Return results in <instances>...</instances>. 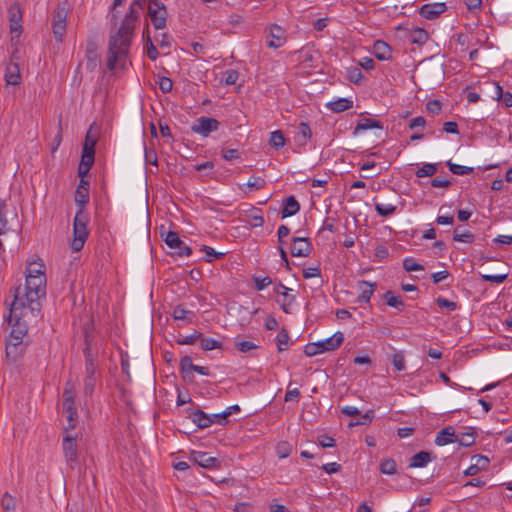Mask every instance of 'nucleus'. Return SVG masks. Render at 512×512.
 <instances>
[{"label": "nucleus", "instance_id": "nucleus-1", "mask_svg": "<svg viewBox=\"0 0 512 512\" xmlns=\"http://www.w3.org/2000/svg\"><path fill=\"white\" fill-rule=\"evenodd\" d=\"M136 22L125 17L118 31L110 36L106 63L109 70H114L116 65L124 66Z\"/></svg>", "mask_w": 512, "mask_h": 512}, {"label": "nucleus", "instance_id": "nucleus-2", "mask_svg": "<svg viewBox=\"0 0 512 512\" xmlns=\"http://www.w3.org/2000/svg\"><path fill=\"white\" fill-rule=\"evenodd\" d=\"M21 290V298L24 306L29 308L30 314L37 317L41 311L40 299L46 295V275L26 274L24 288L20 286L15 289Z\"/></svg>", "mask_w": 512, "mask_h": 512}, {"label": "nucleus", "instance_id": "nucleus-3", "mask_svg": "<svg viewBox=\"0 0 512 512\" xmlns=\"http://www.w3.org/2000/svg\"><path fill=\"white\" fill-rule=\"evenodd\" d=\"M21 298V290L17 289L14 293V300L10 305V312L7 318L9 325L12 327L9 338L15 340H26L28 325L24 320L30 314L29 308L24 306Z\"/></svg>", "mask_w": 512, "mask_h": 512}, {"label": "nucleus", "instance_id": "nucleus-4", "mask_svg": "<svg viewBox=\"0 0 512 512\" xmlns=\"http://www.w3.org/2000/svg\"><path fill=\"white\" fill-rule=\"evenodd\" d=\"M87 223L88 215L84 212V210L79 209L75 215L73 222L74 238L71 242V249L74 252L80 251L84 246V243L89 234L87 230Z\"/></svg>", "mask_w": 512, "mask_h": 512}, {"label": "nucleus", "instance_id": "nucleus-5", "mask_svg": "<svg viewBox=\"0 0 512 512\" xmlns=\"http://www.w3.org/2000/svg\"><path fill=\"white\" fill-rule=\"evenodd\" d=\"M68 10L65 5L59 4L52 13V31L57 42H62L66 33V19Z\"/></svg>", "mask_w": 512, "mask_h": 512}, {"label": "nucleus", "instance_id": "nucleus-6", "mask_svg": "<svg viewBox=\"0 0 512 512\" xmlns=\"http://www.w3.org/2000/svg\"><path fill=\"white\" fill-rule=\"evenodd\" d=\"M148 15L155 29L160 30L166 27L168 13L164 3L159 0H150Z\"/></svg>", "mask_w": 512, "mask_h": 512}, {"label": "nucleus", "instance_id": "nucleus-7", "mask_svg": "<svg viewBox=\"0 0 512 512\" xmlns=\"http://www.w3.org/2000/svg\"><path fill=\"white\" fill-rule=\"evenodd\" d=\"M28 345V340H15L8 337L5 342L6 358L10 362H17L24 355Z\"/></svg>", "mask_w": 512, "mask_h": 512}, {"label": "nucleus", "instance_id": "nucleus-8", "mask_svg": "<svg viewBox=\"0 0 512 512\" xmlns=\"http://www.w3.org/2000/svg\"><path fill=\"white\" fill-rule=\"evenodd\" d=\"M98 43L95 37H89L86 43V69L93 72L100 63V55L98 54Z\"/></svg>", "mask_w": 512, "mask_h": 512}, {"label": "nucleus", "instance_id": "nucleus-9", "mask_svg": "<svg viewBox=\"0 0 512 512\" xmlns=\"http://www.w3.org/2000/svg\"><path fill=\"white\" fill-rule=\"evenodd\" d=\"M164 241L169 248L176 250L175 253L178 256H189L192 253V249L189 246H187L180 239L178 233L174 231L167 232Z\"/></svg>", "mask_w": 512, "mask_h": 512}, {"label": "nucleus", "instance_id": "nucleus-10", "mask_svg": "<svg viewBox=\"0 0 512 512\" xmlns=\"http://www.w3.org/2000/svg\"><path fill=\"white\" fill-rule=\"evenodd\" d=\"M63 451L67 464L74 469L78 462V447L75 437L66 435L63 438Z\"/></svg>", "mask_w": 512, "mask_h": 512}, {"label": "nucleus", "instance_id": "nucleus-11", "mask_svg": "<svg viewBox=\"0 0 512 512\" xmlns=\"http://www.w3.org/2000/svg\"><path fill=\"white\" fill-rule=\"evenodd\" d=\"M219 125V121L215 118L202 116L197 119L191 129L194 133L207 137L211 132L216 131Z\"/></svg>", "mask_w": 512, "mask_h": 512}, {"label": "nucleus", "instance_id": "nucleus-12", "mask_svg": "<svg viewBox=\"0 0 512 512\" xmlns=\"http://www.w3.org/2000/svg\"><path fill=\"white\" fill-rule=\"evenodd\" d=\"M447 5L444 2H433L422 5L419 8V15L427 20H435L440 17L446 10Z\"/></svg>", "mask_w": 512, "mask_h": 512}, {"label": "nucleus", "instance_id": "nucleus-13", "mask_svg": "<svg viewBox=\"0 0 512 512\" xmlns=\"http://www.w3.org/2000/svg\"><path fill=\"white\" fill-rule=\"evenodd\" d=\"M9 28L11 34L19 36L22 32V13L19 5L13 4L8 9Z\"/></svg>", "mask_w": 512, "mask_h": 512}, {"label": "nucleus", "instance_id": "nucleus-14", "mask_svg": "<svg viewBox=\"0 0 512 512\" xmlns=\"http://www.w3.org/2000/svg\"><path fill=\"white\" fill-rule=\"evenodd\" d=\"M191 455L194 462L203 468L215 469L220 467V460L210 456L206 452L193 451Z\"/></svg>", "mask_w": 512, "mask_h": 512}, {"label": "nucleus", "instance_id": "nucleus-15", "mask_svg": "<svg viewBox=\"0 0 512 512\" xmlns=\"http://www.w3.org/2000/svg\"><path fill=\"white\" fill-rule=\"evenodd\" d=\"M312 250V245L308 238L305 237H294L293 246L291 248V254L295 257H307Z\"/></svg>", "mask_w": 512, "mask_h": 512}, {"label": "nucleus", "instance_id": "nucleus-16", "mask_svg": "<svg viewBox=\"0 0 512 512\" xmlns=\"http://www.w3.org/2000/svg\"><path fill=\"white\" fill-rule=\"evenodd\" d=\"M268 37L271 38L267 42V45L270 48H279L286 42L285 31L278 25H273L270 27Z\"/></svg>", "mask_w": 512, "mask_h": 512}, {"label": "nucleus", "instance_id": "nucleus-17", "mask_svg": "<svg viewBox=\"0 0 512 512\" xmlns=\"http://www.w3.org/2000/svg\"><path fill=\"white\" fill-rule=\"evenodd\" d=\"M344 340L343 333L336 332L331 337L317 342L320 352L333 351L337 349Z\"/></svg>", "mask_w": 512, "mask_h": 512}, {"label": "nucleus", "instance_id": "nucleus-18", "mask_svg": "<svg viewBox=\"0 0 512 512\" xmlns=\"http://www.w3.org/2000/svg\"><path fill=\"white\" fill-rule=\"evenodd\" d=\"M188 413V417L192 420L194 424L197 425L198 428H207L211 425L210 415L205 413L201 409L196 410H186Z\"/></svg>", "mask_w": 512, "mask_h": 512}, {"label": "nucleus", "instance_id": "nucleus-19", "mask_svg": "<svg viewBox=\"0 0 512 512\" xmlns=\"http://www.w3.org/2000/svg\"><path fill=\"white\" fill-rule=\"evenodd\" d=\"M373 54L378 60L385 61L391 58L392 50L386 42L377 40L373 45Z\"/></svg>", "mask_w": 512, "mask_h": 512}, {"label": "nucleus", "instance_id": "nucleus-20", "mask_svg": "<svg viewBox=\"0 0 512 512\" xmlns=\"http://www.w3.org/2000/svg\"><path fill=\"white\" fill-rule=\"evenodd\" d=\"M453 442H455V430L452 426L441 429L435 437V444L438 446H444Z\"/></svg>", "mask_w": 512, "mask_h": 512}, {"label": "nucleus", "instance_id": "nucleus-21", "mask_svg": "<svg viewBox=\"0 0 512 512\" xmlns=\"http://www.w3.org/2000/svg\"><path fill=\"white\" fill-rule=\"evenodd\" d=\"M300 210V204L294 196H289L284 201V206L281 210V218H287L295 215Z\"/></svg>", "mask_w": 512, "mask_h": 512}, {"label": "nucleus", "instance_id": "nucleus-22", "mask_svg": "<svg viewBox=\"0 0 512 512\" xmlns=\"http://www.w3.org/2000/svg\"><path fill=\"white\" fill-rule=\"evenodd\" d=\"M5 79L8 85H19L21 83V75L18 64L10 63L7 65Z\"/></svg>", "mask_w": 512, "mask_h": 512}, {"label": "nucleus", "instance_id": "nucleus-23", "mask_svg": "<svg viewBox=\"0 0 512 512\" xmlns=\"http://www.w3.org/2000/svg\"><path fill=\"white\" fill-rule=\"evenodd\" d=\"M358 288L361 291V293L358 296L357 301L359 303H362V302L367 303V302H369V300L376 288V283H370L367 281H359Z\"/></svg>", "mask_w": 512, "mask_h": 512}, {"label": "nucleus", "instance_id": "nucleus-24", "mask_svg": "<svg viewBox=\"0 0 512 512\" xmlns=\"http://www.w3.org/2000/svg\"><path fill=\"white\" fill-rule=\"evenodd\" d=\"M432 458V453L420 451L411 457L409 467L423 468L432 460Z\"/></svg>", "mask_w": 512, "mask_h": 512}, {"label": "nucleus", "instance_id": "nucleus-25", "mask_svg": "<svg viewBox=\"0 0 512 512\" xmlns=\"http://www.w3.org/2000/svg\"><path fill=\"white\" fill-rule=\"evenodd\" d=\"M490 86L494 90V100H501L506 107H512V94L510 92L507 91L504 93L502 86L495 82L490 83Z\"/></svg>", "mask_w": 512, "mask_h": 512}, {"label": "nucleus", "instance_id": "nucleus-26", "mask_svg": "<svg viewBox=\"0 0 512 512\" xmlns=\"http://www.w3.org/2000/svg\"><path fill=\"white\" fill-rule=\"evenodd\" d=\"M279 288H282L284 291L283 292H280L279 289H275V292L277 294H280L283 296V301L280 302V305H281V308L282 310L287 313V314H290L291 311H290V306L294 303L295 301V296L294 295H291L289 294L288 292L291 290L289 288H287L286 286H284L282 283L279 284Z\"/></svg>", "mask_w": 512, "mask_h": 512}, {"label": "nucleus", "instance_id": "nucleus-27", "mask_svg": "<svg viewBox=\"0 0 512 512\" xmlns=\"http://www.w3.org/2000/svg\"><path fill=\"white\" fill-rule=\"evenodd\" d=\"M95 154L82 152L81 162L78 166V175L85 177L94 164Z\"/></svg>", "mask_w": 512, "mask_h": 512}, {"label": "nucleus", "instance_id": "nucleus-28", "mask_svg": "<svg viewBox=\"0 0 512 512\" xmlns=\"http://www.w3.org/2000/svg\"><path fill=\"white\" fill-rule=\"evenodd\" d=\"M95 154L82 152L81 162L78 166V175L85 177L94 164Z\"/></svg>", "mask_w": 512, "mask_h": 512}, {"label": "nucleus", "instance_id": "nucleus-29", "mask_svg": "<svg viewBox=\"0 0 512 512\" xmlns=\"http://www.w3.org/2000/svg\"><path fill=\"white\" fill-rule=\"evenodd\" d=\"M374 128L383 129L382 122L379 120L372 119V118H364L356 125L353 134L356 135L360 131H365V130L374 129Z\"/></svg>", "mask_w": 512, "mask_h": 512}, {"label": "nucleus", "instance_id": "nucleus-30", "mask_svg": "<svg viewBox=\"0 0 512 512\" xmlns=\"http://www.w3.org/2000/svg\"><path fill=\"white\" fill-rule=\"evenodd\" d=\"M311 129L306 122H301L298 126V132L295 136V142L302 146L307 143V141L311 138Z\"/></svg>", "mask_w": 512, "mask_h": 512}, {"label": "nucleus", "instance_id": "nucleus-31", "mask_svg": "<svg viewBox=\"0 0 512 512\" xmlns=\"http://www.w3.org/2000/svg\"><path fill=\"white\" fill-rule=\"evenodd\" d=\"M352 106H353V101L349 100L347 98H340L336 101H332L327 104V107L335 113H340L345 110H348V109L352 108Z\"/></svg>", "mask_w": 512, "mask_h": 512}, {"label": "nucleus", "instance_id": "nucleus-32", "mask_svg": "<svg viewBox=\"0 0 512 512\" xmlns=\"http://www.w3.org/2000/svg\"><path fill=\"white\" fill-rule=\"evenodd\" d=\"M63 409L66 413L76 414V407L74 403V396L70 388H65L63 392Z\"/></svg>", "mask_w": 512, "mask_h": 512}, {"label": "nucleus", "instance_id": "nucleus-33", "mask_svg": "<svg viewBox=\"0 0 512 512\" xmlns=\"http://www.w3.org/2000/svg\"><path fill=\"white\" fill-rule=\"evenodd\" d=\"M383 298L385 299V302L388 306L398 309L399 311H402L404 308V302L400 298V296H396L393 294L392 291H387Z\"/></svg>", "mask_w": 512, "mask_h": 512}, {"label": "nucleus", "instance_id": "nucleus-34", "mask_svg": "<svg viewBox=\"0 0 512 512\" xmlns=\"http://www.w3.org/2000/svg\"><path fill=\"white\" fill-rule=\"evenodd\" d=\"M429 39V34L423 28H415L411 32V42L418 45L425 44Z\"/></svg>", "mask_w": 512, "mask_h": 512}, {"label": "nucleus", "instance_id": "nucleus-35", "mask_svg": "<svg viewBox=\"0 0 512 512\" xmlns=\"http://www.w3.org/2000/svg\"><path fill=\"white\" fill-rule=\"evenodd\" d=\"M92 128L93 127L90 126V129L88 130L86 137H85V142H84L83 149H82V152H84V153L95 154V146L97 143V136L92 135Z\"/></svg>", "mask_w": 512, "mask_h": 512}, {"label": "nucleus", "instance_id": "nucleus-36", "mask_svg": "<svg viewBox=\"0 0 512 512\" xmlns=\"http://www.w3.org/2000/svg\"><path fill=\"white\" fill-rule=\"evenodd\" d=\"M396 462L392 458H385L381 460L379 470L382 474L393 475L396 473Z\"/></svg>", "mask_w": 512, "mask_h": 512}, {"label": "nucleus", "instance_id": "nucleus-37", "mask_svg": "<svg viewBox=\"0 0 512 512\" xmlns=\"http://www.w3.org/2000/svg\"><path fill=\"white\" fill-rule=\"evenodd\" d=\"M455 442H458L460 446L470 447L475 442V431L462 433L460 436L455 435Z\"/></svg>", "mask_w": 512, "mask_h": 512}, {"label": "nucleus", "instance_id": "nucleus-38", "mask_svg": "<svg viewBox=\"0 0 512 512\" xmlns=\"http://www.w3.org/2000/svg\"><path fill=\"white\" fill-rule=\"evenodd\" d=\"M269 144L275 149H280L285 145V137L280 130L273 131L270 134Z\"/></svg>", "mask_w": 512, "mask_h": 512}, {"label": "nucleus", "instance_id": "nucleus-39", "mask_svg": "<svg viewBox=\"0 0 512 512\" xmlns=\"http://www.w3.org/2000/svg\"><path fill=\"white\" fill-rule=\"evenodd\" d=\"M375 210L382 217H388L395 213L396 206L390 203H376Z\"/></svg>", "mask_w": 512, "mask_h": 512}, {"label": "nucleus", "instance_id": "nucleus-40", "mask_svg": "<svg viewBox=\"0 0 512 512\" xmlns=\"http://www.w3.org/2000/svg\"><path fill=\"white\" fill-rule=\"evenodd\" d=\"M195 364L192 362V358L190 356H184L180 360V371L183 373V378L187 379L188 374L194 370Z\"/></svg>", "mask_w": 512, "mask_h": 512}, {"label": "nucleus", "instance_id": "nucleus-41", "mask_svg": "<svg viewBox=\"0 0 512 512\" xmlns=\"http://www.w3.org/2000/svg\"><path fill=\"white\" fill-rule=\"evenodd\" d=\"M0 505L3 512H16L15 500L8 492L3 495Z\"/></svg>", "mask_w": 512, "mask_h": 512}, {"label": "nucleus", "instance_id": "nucleus-42", "mask_svg": "<svg viewBox=\"0 0 512 512\" xmlns=\"http://www.w3.org/2000/svg\"><path fill=\"white\" fill-rule=\"evenodd\" d=\"M200 340V346L203 350L209 351L217 348H221L222 344L220 341L215 340L213 338H207L201 336Z\"/></svg>", "mask_w": 512, "mask_h": 512}, {"label": "nucleus", "instance_id": "nucleus-43", "mask_svg": "<svg viewBox=\"0 0 512 512\" xmlns=\"http://www.w3.org/2000/svg\"><path fill=\"white\" fill-rule=\"evenodd\" d=\"M89 201V191L85 189H76L75 202L79 206V209L84 210V206Z\"/></svg>", "mask_w": 512, "mask_h": 512}, {"label": "nucleus", "instance_id": "nucleus-44", "mask_svg": "<svg viewBox=\"0 0 512 512\" xmlns=\"http://www.w3.org/2000/svg\"><path fill=\"white\" fill-rule=\"evenodd\" d=\"M437 171V164L427 163L419 168L416 172V176L419 178L433 176Z\"/></svg>", "mask_w": 512, "mask_h": 512}, {"label": "nucleus", "instance_id": "nucleus-45", "mask_svg": "<svg viewBox=\"0 0 512 512\" xmlns=\"http://www.w3.org/2000/svg\"><path fill=\"white\" fill-rule=\"evenodd\" d=\"M375 417V413L373 410H368L366 413L360 416L357 421H351L349 423L350 427L358 426V425H369Z\"/></svg>", "mask_w": 512, "mask_h": 512}, {"label": "nucleus", "instance_id": "nucleus-46", "mask_svg": "<svg viewBox=\"0 0 512 512\" xmlns=\"http://www.w3.org/2000/svg\"><path fill=\"white\" fill-rule=\"evenodd\" d=\"M446 165L449 167V170L456 175H466L473 171L472 167L462 166L455 163H452L451 161H447Z\"/></svg>", "mask_w": 512, "mask_h": 512}, {"label": "nucleus", "instance_id": "nucleus-47", "mask_svg": "<svg viewBox=\"0 0 512 512\" xmlns=\"http://www.w3.org/2000/svg\"><path fill=\"white\" fill-rule=\"evenodd\" d=\"M474 235L469 232L465 231L463 233H458V228H455L453 231V240L457 242H464V243H472L474 241Z\"/></svg>", "mask_w": 512, "mask_h": 512}, {"label": "nucleus", "instance_id": "nucleus-48", "mask_svg": "<svg viewBox=\"0 0 512 512\" xmlns=\"http://www.w3.org/2000/svg\"><path fill=\"white\" fill-rule=\"evenodd\" d=\"M289 340L290 336L287 330L281 329L276 337L277 349L279 352H282L286 349L284 346L288 344Z\"/></svg>", "mask_w": 512, "mask_h": 512}, {"label": "nucleus", "instance_id": "nucleus-49", "mask_svg": "<svg viewBox=\"0 0 512 512\" xmlns=\"http://www.w3.org/2000/svg\"><path fill=\"white\" fill-rule=\"evenodd\" d=\"M26 274L45 275V265L42 262H31L26 269Z\"/></svg>", "mask_w": 512, "mask_h": 512}, {"label": "nucleus", "instance_id": "nucleus-50", "mask_svg": "<svg viewBox=\"0 0 512 512\" xmlns=\"http://www.w3.org/2000/svg\"><path fill=\"white\" fill-rule=\"evenodd\" d=\"M292 447L286 441H281L276 446V452L279 458H287L291 453Z\"/></svg>", "mask_w": 512, "mask_h": 512}, {"label": "nucleus", "instance_id": "nucleus-51", "mask_svg": "<svg viewBox=\"0 0 512 512\" xmlns=\"http://www.w3.org/2000/svg\"><path fill=\"white\" fill-rule=\"evenodd\" d=\"M392 364L397 371L405 370V357L402 351H399L393 355Z\"/></svg>", "mask_w": 512, "mask_h": 512}, {"label": "nucleus", "instance_id": "nucleus-52", "mask_svg": "<svg viewBox=\"0 0 512 512\" xmlns=\"http://www.w3.org/2000/svg\"><path fill=\"white\" fill-rule=\"evenodd\" d=\"M266 182L263 178L261 177H257V176H252L248 179V182L246 183V187L251 190V189H255V190H260L262 188H264Z\"/></svg>", "mask_w": 512, "mask_h": 512}, {"label": "nucleus", "instance_id": "nucleus-53", "mask_svg": "<svg viewBox=\"0 0 512 512\" xmlns=\"http://www.w3.org/2000/svg\"><path fill=\"white\" fill-rule=\"evenodd\" d=\"M86 358V376H94L96 371V366L94 364V360L90 353V350L87 348L84 351Z\"/></svg>", "mask_w": 512, "mask_h": 512}, {"label": "nucleus", "instance_id": "nucleus-54", "mask_svg": "<svg viewBox=\"0 0 512 512\" xmlns=\"http://www.w3.org/2000/svg\"><path fill=\"white\" fill-rule=\"evenodd\" d=\"M202 336V333L201 332H198V331H195L193 334H190L188 336H185L183 338H179L176 340V342L179 344V345H192L194 344L197 340H199Z\"/></svg>", "mask_w": 512, "mask_h": 512}, {"label": "nucleus", "instance_id": "nucleus-55", "mask_svg": "<svg viewBox=\"0 0 512 512\" xmlns=\"http://www.w3.org/2000/svg\"><path fill=\"white\" fill-rule=\"evenodd\" d=\"M5 207V202L0 200V236L7 232L8 221L5 214Z\"/></svg>", "mask_w": 512, "mask_h": 512}, {"label": "nucleus", "instance_id": "nucleus-56", "mask_svg": "<svg viewBox=\"0 0 512 512\" xmlns=\"http://www.w3.org/2000/svg\"><path fill=\"white\" fill-rule=\"evenodd\" d=\"M471 461L476 465L481 471L486 470L489 466L490 460L488 457L483 455H474L471 458Z\"/></svg>", "mask_w": 512, "mask_h": 512}, {"label": "nucleus", "instance_id": "nucleus-57", "mask_svg": "<svg viewBox=\"0 0 512 512\" xmlns=\"http://www.w3.org/2000/svg\"><path fill=\"white\" fill-rule=\"evenodd\" d=\"M188 315H193V312L186 310L181 305L176 306L173 310V317L176 320L188 319L189 321H191V319L187 317Z\"/></svg>", "mask_w": 512, "mask_h": 512}, {"label": "nucleus", "instance_id": "nucleus-58", "mask_svg": "<svg viewBox=\"0 0 512 512\" xmlns=\"http://www.w3.org/2000/svg\"><path fill=\"white\" fill-rule=\"evenodd\" d=\"M403 268L407 272H413V271H418V270H423L424 269V267L421 264L417 263L412 258L404 259V261H403Z\"/></svg>", "mask_w": 512, "mask_h": 512}, {"label": "nucleus", "instance_id": "nucleus-59", "mask_svg": "<svg viewBox=\"0 0 512 512\" xmlns=\"http://www.w3.org/2000/svg\"><path fill=\"white\" fill-rule=\"evenodd\" d=\"M224 82L226 85H234L239 77V73L237 70H227L223 73Z\"/></svg>", "mask_w": 512, "mask_h": 512}, {"label": "nucleus", "instance_id": "nucleus-60", "mask_svg": "<svg viewBox=\"0 0 512 512\" xmlns=\"http://www.w3.org/2000/svg\"><path fill=\"white\" fill-rule=\"evenodd\" d=\"M228 416H230V411L212 414L210 415L211 424L217 423L223 425L226 423Z\"/></svg>", "mask_w": 512, "mask_h": 512}, {"label": "nucleus", "instance_id": "nucleus-61", "mask_svg": "<svg viewBox=\"0 0 512 512\" xmlns=\"http://www.w3.org/2000/svg\"><path fill=\"white\" fill-rule=\"evenodd\" d=\"M202 250L205 252L206 254V261L207 262H211V257H214V258H217V259H220L222 258L225 253L223 252H217L215 251L212 247H209V246H206V245H203L202 246Z\"/></svg>", "mask_w": 512, "mask_h": 512}, {"label": "nucleus", "instance_id": "nucleus-62", "mask_svg": "<svg viewBox=\"0 0 512 512\" xmlns=\"http://www.w3.org/2000/svg\"><path fill=\"white\" fill-rule=\"evenodd\" d=\"M436 304L440 307V308H446L448 309L449 311H454L457 309V304L453 301H450L446 298H443V297H438L436 299Z\"/></svg>", "mask_w": 512, "mask_h": 512}, {"label": "nucleus", "instance_id": "nucleus-63", "mask_svg": "<svg viewBox=\"0 0 512 512\" xmlns=\"http://www.w3.org/2000/svg\"><path fill=\"white\" fill-rule=\"evenodd\" d=\"M235 346L239 351L244 352V353L257 348V345H255L251 341H237V342H235Z\"/></svg>", "mask_w": 512, "mask_h": 512}, {"label": "nucleus", "instance_id": "nucleus-64", "mask_svg": "<svg viewBox=\"0 0 512 512\" xmlns=\"http://www.w3.org/2000/svg\"><path fill=\"white\" fill-rule=\"evenodd\" d=\"M254 282H255V289L258 291H262L264 288H266L268 285H270L272 281H271L270 277L265 276L263 278L255 277Z\"/></svg>", "mask_w": 512, "mask_h": 512}]
</instances>
